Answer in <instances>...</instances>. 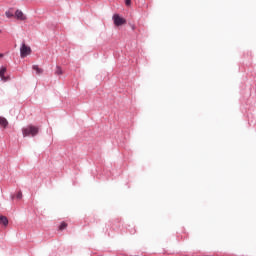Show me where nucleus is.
<instances>
[{"mask_svg":"<svg viewBox=\"0 0 256 256\" xmlns=\"http://www.w3.org/2000/svg\"><path fill=\"white\" fill-rule=\"evenodd\" d=\"M2 31L0 30V33H1Z\"/></svg>","mask_w":256,"mask_h":256,"instance_id":"nucleus-18","label":"nucleus"},{"mask_svg":"<svg viewBox=\"0 0 256 256\" xmlns=\"http://www.w3.org/2000/svg\"><path fill=\"white\" fill-rule=\"evenodd\" d=\"M67 227H69V224H67V222L62 221L60 223V225L58 226V231H65V229H67Z\"/></svg>","mask_w":256,"mask_h":256,"instance_id":"nucleus-9","label":"nucleus"},{"mask_svg":"<svg viewBox=\"0 0 256 256\" xmlns=\"http://www.w3.org/2000/svg\"><path fill=\"white\" fill-rule=\"evenodd\" d=\"M6 73H7V67L1 66L0 67V79L2 81H11V76H5Z\"/></svg>","mask_w":256,"mask_h":256,"instance_id":"nucleus-5","label":"nucleus"},{"mask_svg":"<svg viewBox=\"0 0 256 256\" xmlns=\"http://www.w3.org/2000/svg\"><path fill=\"white\" fill-rule=\"evenodd\" d=\"M131 233H136V231L134 230V231H131Z\"/></svg>","mask_w":256,"mask_h":256,"instance_id":"nucleus-17","label":"nucleus"},{"mask_svg":"<svg viewBox=\"0 0 256 256\" xmlns=\"http://www.w3.org/2000/svg\"><path fill=\"white\" fill-rule=\"evenodd\" d=\"M132 31H135V25H131Z\"/></svg>","mask_w":256,"mask_h":256,"instance_id":"nucleus-15","label":"nucleus"},{"mask_svg":"<svg viewBox=\"0 0 256 256\" xmlns=\"http://www.w3.org/2000/svg\"><path fill=\"white\" fill-rule=\"evenodd\" d=\"M17 199L18 201H21V199H23V192H21V191H18L17 192V194H16V196H12V199Z\"/></svg>","mask_w":256,"mask_h":256,"instance_id":"nucleus-12","label":"nucleus"},{"mask_svg":"<svg viewBox=\"0 0 256 256\" xmlns=\"http://www.w3.org/2000/svg\"><path fill=\"white\" fill-rule=\"evenodd\" d=\"M126 7H131V0H125Z\"/></svg>","mask_w":256,"mask_h":256,"instance_id":"nucleus-14","label":"nucleus"},{"mask_svg":"<svg viewBox=\"0 0 256 256\" xmlns=\"http://www.w3.org/2000/svg\"><path fill=\"white\" fill-rule=\"evenodd\" d=\"M14 17L15 19H17V21H27V16H25V14L23 13V11L17 9L14 13Z\"/></svg>","mask_w":256,"mask_h":256,"instance_id":"nucleus-6","label":"nucleus"},{"mask_svg":"<svg viewBox=\"0 0 256 256\" xmlns=\"http://www.w3.org/2000/svg\"><path fill=\"white\" fill-rule=\"evenodd\" d=\"M9 125V122L7 121V118L0 117V126L4 129H7V126Z\"/></svg>","mask_w":256,"mask_h":256,"instance_id":"nucleus-8","label":"nucleus"},{"mask_svg":"<svg viewBox=\"0 0 256 256\" xmlns=\"http://www.w3.org/2000/svg\"><path fill=\"white\" fill-rule=\"evenodd\" d=\"M54 73H55V75H63V68H61V66L57 65Z\"/></svg>","mask_w":256,"mask_h":256,"instance_id":"nucleus-13","label":"nucleus"},{"mask_svg":"<svg viewBox=\"0 0 256 256\" xmlns=\"http://www.w3.org/2000/svg\"><path fill=\"white\" fill-rule=\"evenodd\" d=\"M32 69L33 71H36L37 75H42L43 73V68H40L38 65H33Z\"/></svg>","mask_w":256,"mask_h":256,"instance_id":"nucleus-10","label":"nucleus"},{"mask_svg":"<svg viewBox=\"0 0 256 256\" xmlns=\"http://www.w3.org/2000/svg\"><path fill=\"white\" fill-rule=\"evenodd\" d=\"M5 15L8 19H13V17H15V14H13V8H10L8 11H6Z\"/></svg>","mask_w":256,"mask_h":256,"instance_id":"nucleus-11","label":"nucleus"},{"mask_svg":"<svg viewBox=\"0 0 256 256\" xmlns=\"http://www.w3.org/2000/svg\"><path fill=\"white\" fill-rule=\"evenodd\" d=\"M121 218H114L106 224V231L105 234L108 235V237H111V233L109 232V228L113 231H119L121 229Z\"/></svg>","mask_w":256,"mask_h":256,"instance_id":"nucleus-1","label":"nucleus"},{"mask_svg":"<svg viewBox=\"0 0 256 256\" xmlns=\"http://www.w3.org/2000/svg\"><path fill=\"white\" fill-rule=\"evenodd\" d=\"M112 19H113L114 25L116 27H121L122 25H125L127 23V20L125 18L121 17V15H119V14H114Z\"/></svg>","mask_w":256,"mask_h":256,"instance_id":"nucleus-3","label":"nucleus"},{"mask_svg":"<svg viewBox=\"0 0 256 256\" xmlns=\"http://www.w3.org/2000/svg\"><path fill=\"white\" fill-rule=\"evenodd\" d=\"M22 133L24 137H37L39 135V127L30 124L22 129Z\"/></svg>","mask_w":256,"mask_h":256,"instance_id":"nucleus-2","label":"nucleus"},{"mask_svg":"<svg viewBox=\"0 0 256 256\" xmlns=\"http://www.w3.org/2000/svg\"><path fill=\"white\" fill-rule=\"evenodd\" d=\"M4 57V54L3 53H0V59Z\"/></svg>","mask_w":256,"mask_h":256,"instance_id":"nucleus-16","label":"nucleus"},{"mask_svg":"<svg viewBox=\"0 0 256 256\" xmlns=\"http://www.w3.org/2000/svg\"><path fill=\"white\" fill-rule=\"evenodd\" d=\"M0 225L7 227L9 225V218H7V216L0 215Z\"/></svg>","mask_w":256,"mask_h":256,"instance_id":"nucleus-7","label":"nucleus"},{"mask_svg":"<svg viewBox=\"0 0 256 256\" xmlns=\"http://www.w3.org/2000/svg\"><path fill=\"white\" fill-rule=\"evenodd\" d=\"M31 47L27 46L25 43L22 44L20 48V56L22 59H25L28 55H31Z\"/></svg>","mask_w":256,"mask_h":256,"instance_id":"nucleus-4","label":"nucleus"}]
</instances>
